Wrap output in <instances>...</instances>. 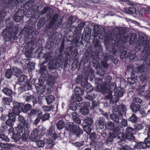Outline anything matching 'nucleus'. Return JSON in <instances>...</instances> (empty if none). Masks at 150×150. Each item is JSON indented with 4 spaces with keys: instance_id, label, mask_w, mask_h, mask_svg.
I'll use <instances>...</instances> for the list:
<instances>
[{
    "instance_id": "36",
    "label": "nucleus",
    "mask_w": 150,
    "mask_h": 150,
    "mask_svg": "<svg viewBox=\"0 0 150 150\" xmlns=\"http://www.w3.org/2000/svg\"><path fill=\"white\" fill-rule=\"evenodd\" d=\"M57 129L60 130L65 127V124L64 122L62 120L58 121L56 124Z\"/></svg>"
},
{
    "instance_id": "48",
    "label": "nucleus",
    "mask_w": 150,
    "mask_h": 150,
    "mask_svg": "<svg viewBox=\"0 0 150 150\" xmlns=\"http://www.w3.org/2000/svg\"><path fill=\"white\" fill-rule=\"evenodd\" d=\"M18 80L20 82H25L27 81V77L25 75H22L18 78Z\"/></svg>"
},
{
    "instance_id": "3",
    "label": "nucleus",
    "mask_w": 150,
    "mask_h": 150,
    "mask_svg": "<svg viewBox=\"0 0 150 150\" xmlns=\"http://www.w3.org/2000/svg\"><path fill=\"white\" fill-rule=\"evenodd\" d=\"M16 29V28L13 27L12 25L9 26H8L2 33L4 39L6 41L17 40L18 39V34L16 32H14V30Z\"/></svg>"
},
{
    "instance_id": "14",
    "label": "nucleus",
    "mask_w": 150,
    "mask_h": 150,
    "mask_svg": "<svg viewBox=\"0 0 150 150\" xmlns=\"http://www.w3.org/2000/svg\"><path fill=\"white\" fill-rule=\"evenodd\" d=\"M52 11L50 8L46 7L44 8L40 13L41 15H45V17L47 19V20H50L52 15Z\"/></svg>"
},
{
    "instance_id": "4",
    "label": "nucleus",
    "mask_w": 150,
    "mask_h": 150,
    "mask_svg": "<svg viewBox=\"0 0 150 150\" xmlns=\"http://www.w3.org/2000/svg\"><path fill=\"white\" fill-rule=\"evenodd\" d=\"M136 45L139 47H143L146 52H150V40H147V38L144 35H140L136 43Z\"/></svg>"
},
{
    "instance_id": "19",
    "label": "nucleus",
    "mask_w": 150,
    "mask_h": 150,
    "mask_svg": "<svg viewBox=\"0 0 150 150\" xmlns=\"http://www.w3.org/2000/svg\"><path fill=\"white\" fill-rule=\"evenodd\" d=\"M105 128L108 130H111L115 127V123L112 121L107 122L105 125Z\"/></svg>"
},
{
    "instance_id": "47",
    "label": "nucleus",
    "mask_w": 150,
    "mask_h": 150,
    "mask_svg": "<svg viewBox=\"0 0 150 150\" xmlns=\"http://www.w3.org/2000/svg\"><path fill=\"white\" fill-rule=\"evenodd\" d=\"M12 100V98L11 97L10 98L4 97L3 99V101L4 104L7 105H9L10 103L11 102Z\"/></svg>"
},
{
    "instance_id": "58",
    "label": "nucleus",
    "mask_w": 150,
    "mask_h": 150,
    "mask_svg": "<svg viewBox=\"0 0 150 150\" xmlns=\"http://www.w3.org/2000/svg\"><path fill=\"white\" fill-rule=\"evenodd\" d=\"M144 68L143 66H140L137 68H136L134 70L136 71V72L140 73V72H143L144 71Z\"/></svg>"
},
{
    "instance_id": "45",
    "label": "nucleus",
    "mask_w": 150,
    "mask_h": 150,
    "mask_svg": "<svg viewBox=\"0 0 150 150\" xmlns=\"http://www.w3.org/2000/svg\"><path fill=\"white\" fill-rule=\"evenodd\" d=\"M80 112L82 114L85 115L88 114L89 111L86 107H82L80 108Z\"/></svg>"
},
{
    "instance_id": "34",
    "label": "nucleus",
    "mask_w": 150,
    "mask_h": 150,
    "mask_svg": "<svg viewBox=\"0 0 150 150\" xmlns=\"http://www.w3.org/2000/svg\"><path fill=\"white\" fill-rule=\"evenodd\" d=\"M12 138L16 142L21 141V135L18 133H14L13 134Z\"/></svg>"
},
{
    "instance_id": "64",
    "label": "nucleus",
    "mask_w": 150,
    "mask_h": 150,
    "mask_svg": "<svg viewBox=\"0 0 150 150\" xmlns=\"http://www.w3.org/2000/svg\"><path fill=\"white\" fill-rule=\"evenodd\" d=\"M94 98V95L93 93H90L86 95L85 97V98L86 99H87L89 100H93Z\"/></svg>"
},
{
    "instance_id": "42",
    "label": "nucleus",
    "mask_w": 150,
    "mask_h": 150,
    "mask_svg": "<svg viewBox=\"0 0 150 150\" xmlns=\"http://www.w3.org/2000/svg\"><path fill=\"white\" fill-rule=\"evenodd\" d=\"M36 89L38 93L39 94L43 93L45 90V88L43 86L40 85H39V86L36 88Z\"/></svg>"
},
{
    "instance_id": "57",
    "label": "nucleus",
    "mask_w": 150,
    "mask_h": 150,
    "mask_svg": "<svg viewBox=\"0 0 150 150\" xmlns=\"http://www.w3.org/2000/svg\"><path fill=\"white\" fill-rule=\"evenodd\" d=\"M17 115V119L18 121L20 122V123L23 124V123L25 121L24 117L23 116L19 114L18 115Z\"/></svg>"
},
{
    "instance_id": "1",
    "label": "nucleus",
    "mask_w": 150,
    "mask_h": 150,
    "mask_svg": "<svg viewBox=\"0 0 150 150\" xmlns=\"http://www.w3.org/2000/svg\"><path fill=\"white\" fill-rule=\"evenodd\" d=\"M95 82L97 83V91L103 93L104 95V99L105 100H109L110 104L112 105L117 103L118 101V99L115 98L114 96L112 95V93L115 90L116 88V84L113 83L108 87L103 88L100 85L102 83V79L97 78L95 79Z\"/></svg>"
},
{
    "instance_id": "28",
    "label": "nucleus",
    "mask_w": 150,
    "mask_h": 150,
    "mask_svg": "<svg viewBox=\"0 0 150 150\" xmlns=\"http://www.w3.org/2000/svg\"><path fill=\"white\" fill-rule=\"evenodd\" d=\"M12 69L13 74L16 77L19 76L22 73L21 70L18 69L16 67L13 68H12Z\"/></svg>"
},
{
    "instance_id": "33",
    "label": "nucleus",
    "mask_w": 150,
    "mask_h": 150,
    "mask_svg": "<svg viewBox=\"0 0 150 150\" xmlns=\"http://www.w3.org/2000/svg\"><path fill=\"white\" fill-rule=\"evenodd\" d=\"M45 98L48 104L52 103L54 100V96L52 95L47 96L45 97Z\"/></svg>"
},
{
    "instance_id": "38",
    "label": "nucleus",
    "mask_w": 150,
    "mask_h": 150,
    "mask_svg": "<svg viewBox=\"0 0 150 150\" xmlns=\"http://www.w3.org/2000/svg\"><path fill=\"white\" fill-rule=\"evenodd\" d=\"M99 126H102L103 127L105 123V121L103 117H100L98 118L97 120Z\"/></svg>"
},
{
    "instance_id": "2",
    "label": "nucleus",
    "mask_w": 150,
    "mask_h": 150,
    "mask_svg": "<svg viewBox=\"0 0 150 150\" xmlns=\"http://www.w3.org/2000/svg\"><path fill=\"white\" fill-rule=\"evenodd\" d=\"M126 29L124 27L116 28L113 29L112 33H111L109 38L115 42L119 41H124L126 40L125 35Z\"/></svg>"
},
{
    "instance_id": "6",
    "label": "nucleus",
    "mask_w": 150,
    "mask_h": 150,
    "mask_svg": "<svg viewBox=\"0 0 150 150\" xmlns=\"http://www.w3.org/2000/svg\"><path fill=\"white\" fill-rule=\"evenodd\" d=\"M123 115L122 114L116 113V114H114L112 117H111V120L113 121L116 124V125L119 126V123L121 121L122 124L124 126H127V121L125 119L123 118Z\"/></svg>"
},
{
    "instance_id": "24",
    "label": "nucleus",
    "mask_w": 150,
    "mask_h": 150,
    "mask_svg": "<svg viewBox=\"0 0 150 150\" xmlns=\"http://www.w3.org/2000/svg\"><path fill=\"white\" fill-rule=\"evenodd\" d=\"M137 40V35L135 33H133L130 38L129 44L131 45H134L135 43L136 45V43Z\"/></svg>"
},
{
    "instance_id": "61",
    "label": "nucleus",
    "mask_w": 150,
    "mask_h": 150,
    "mask_svg": "<svg viewBox=\"0 0 150 150\" xmlns=\"http://www.w3.org/2000/svg\"><path fill=\"white\" fill-rule=\"evenodd\" d=\"M0 147L3 149H8L9 147V145L8 144L0 142Z\"/></svg>"
},
{
    "instance_id": "41",
    "label": "nucleus",
    "mask_w": 150,
    "mask_h": 150,
    "mask_svg": "<svg viewBox=\"0 0 150 150\" xmlns=\"http://www.w3.org/2000/svg\"><path fill=\"white\" fill-rule=\"evenodd\" d=\"M83 121L85 124L90 125L93 123V120L92 117H87L84 118Z\"/></svg>"
},
{
    "instance_id": "35",
    "label": "nucleus",
    "mask_w": 150,
    "mask_h": 150,
    "mask_svg": "<svg viewBox=\"0 0 150 150\" xmlns=\"http://www.w3.org/2000/svg\"><path fill=\"white\" fill-rule=\"evenodd\" d=\"M13 75L12 71L11 69H8L5 71V76L7 79L11 78Z\"/></svg>"
},
{
    "instance_id": "52",
    "label": "nucleus",
    "mask_w": 150,
    "mask_h": 150,
    "mask_svg": "<svg viewBox=\"0 0 150 150\" xmlns=\"http://www.w3.org/2000/svg\"><path fill=\"white\" fill-rule=\"evenodd\" d=\"M127 133H126L120 134L118 135V138L121 140L125 141L126 140Z\"/></svg>"
},
{
    "instance_id": "10",
    "label": "nucleus",
    "mask_w": 150,
    "mask_h": 150,
    "mask_svg": "<svg viewBox=\"0 0 150 150\" xmlns=\"http://www.w3.org/2000/svg\"><path fill=\"white\" fill-rule=\"evenodd\" d=\"M25 15V12L22 10H19L17 11L13 16V19L15 21L19 22L23 19Z\"/></svg>"
},
{
    "instance_id": "56",
    "label": "nucleus",
    "mask_w": 150,
    "mask_h": 150,
    "mask_svg": "<svg viewBox=\"0 0 150 150\" xmlns=\"http://www.w3.org/2000/svg\"><path fill=\"white\" fill-rule=\"evenodd\" d=\"M137 117L134 114L132 115V116L130 117L128 121L132 122L133 123H135L136 122Z\"/></svg>"
},
{
    "instance_id": "29",
    "label": "nucleus",
    "mask_w": 150,
    "mask_h": 150,
    "mask_svg": "<svg viewBox=\"0 0 150 150\" xmlns=\"http://www.w3.org/2000/svg\"><path fill=\"white\" fill-rule=\"evenodd\" d=\"M130 108L133 112L138 111L140 108L139 104L132 103L130 105Z\"/></svg>"
},
{
    "instance_id": "22",
    "label": "nucleus",
    "mask_w": 150,
    "mask_h": 150,
    "mask_svg": "<svg viewBox=\"0 0 150 150\" xmlns=\"http://www.w3.org/2000/svg\"><path fill=\"white\" fill-rule=\"evenodd\" d=\"M116 127H115L114 129L111 130L112 131L110 133L113 137H116L117 136H118V135L120 133V129L119 126H118V127H117V125H116Z\"/></svg>"
},
{
    "instance_id": "25",
    "label": "nucleus",
    "mask_w": 150,
    "mask_h": 150,
    "mask_svg": "<svg viewBox=\"0 0 150 150\" xmlns=\"http://www.w3.org/2000/svg\"><path fill=\"white\" fill-rule=\"evenodd\" d=\"M48 79V84L50 86H53L55 81V78L51 75L48 74L47 75Z\"/></svg>"
},
{
    "instance_id": "7",
    "label": "nucleus",
    "mask_w": 150,
    "mask_h": 150,
    "mask_svg": "<svg viewBox=\"0 0 150 150\" xmlns=\"http://www.w3.org/2000/svg\"><path fill=\"white\" fill-rule=\"evenodd\" d=\"M21 33L25 36L27 35L30 38H32L38 34V32L32 27L28 25L22 30Z\"/></svg>"
},
{
    "instance_id": "37",
    "label": "nucleus",
    "mask_w": 150,
    "mask_h": 150,
    "mask_svg": "<svg viewBox=\"0 0 150 150\" xmlns=\"http://www.w3.org/2000/svg\"><path fill=\"white\" fill-rule=\"evenodd\" d=\"M2 91L6 95L10 96L12 97L11 96L13 94V92L11 90L7 88H5L2 90Z\"/></svg>"
},
{
    "instance_id": "5",
    "label": "nucleus",
    "mask_w": 150,
    "mask_h": 150,
    "mask_svg": "<svg viewBox=\"0 0 150 150\" xmlns=\"http://www.w3.org/2000/svg\"><path fill=\"white\" fill-rule=\"evenodd\" d=\"M65 129L69 134H74L77 137L79 136L83 133V131L81 129L79 126L74 125L73 123H68L66 125Z\"/></svg>"
},
{
    "instance_id": "13",
    "label": "nucleus",
    "mask_w": 150,
    "mask_h": 150,
    "mask_svg": "<svg viewBox=\"0 0 150 150\" xmlns=\"http://www.w3.org/2000/svg\"><path fill=\"white\" fill-rule=\"evenodd\" d=\"M13 112L14 115H19V113L21 112V110L19 109L20 108H21L23 106V104L17 103V102H14L13 103Z\"/></svg>"
},
{
    "instance_id": "60",
    "label": "nucleus",
    "mask_w": 150,
    "mask_h": 150,
    "mask_svg": "<svg viewBox=\"0 0 150 150\" xmlns=\"http://www.w3.org/2000/svg\"><path fill=\"white\" fill-rule=\"evenodd\" d=\"M92 105H91L92 108L94 109V108L97 107L100 104V103L98 100H95L92 101Z\"/></svg>"
},
{
    "instance_id": "8",
    "label": "nucleus",
    "mask_w": 150,
    "mask_h": 150,
    "mask_svg": "<svg viewBox=\"0 0 150 150\" xmlns=\"http://www.w3.org/2000/svg\"><path fill=\"white\" fill-rule=\"evenodd\" d=\"M113 111L112 115H111V117H112V115L114 114H116V113L122 114V115L125 114L126 112V108L124 104H120L117 108L115 106L112 107Z\"/></svg>"
},
{
    "instance_id": "49",
    "label": "nucleus",
    "mask_w": 150,
    "mask_h": 150,
    "mask_svg": "<svg viewBox=\"0 0 150 150\" xmlns=\"http://www.w3.org/2000/svg\"><path fill=\"white\" fill-rule=\"evenodd\" d=\"M126 140H128L131 142L134 141L135 140V137L133 134H127Z\"/></svg>"
},
{
    "instance_id": "51",
    "label": "nucleus",
    "mask_w": 150,
    "mask_h": 150,
    "mask_svg": "<svg viewBox=\"0 0 150 150\" xmlns=\"http://www.w3.org/2000/svg\"><path fill=\"white\" fill-rule=\"evenodd\" d=\"M112 79V77L110 76H108L106 77V79L105 82V86L104 87H107V85H109Z\"/></svg>"
},
{
    "instance_id": "59",
    "label": "nucleus",
    "mask_w": 150,
    "mask_h": 150,
    "mask_svg": "<svg viewBox=\"0 0 150 150\" xmlns=\"http://www.w3.org/2000/svg\"><path fill=\"white\" fill-rule=\"evenodd\" d=\"M84 130L88 134H89L91 130V129L88 125H84L83 126Z\"/></svg>"
},
{
    "instance_id": "43",
    "label": "nucleus",
    "mask_w": 150,
    "mask_h": 150,
    "mask_svg": "<svg viewBox=\"0 0 150 150\" xmlns=\"http://www.w3.org/2000/svg\"><path fill=\"white\" fill-rule=\"evenodd\" d=\"M146 146L145 143L142 142L140 143H137L135 147L137 149H140L145 148Z\"/></svg>"
},
{
    "instance_id": "32",
    "label": "nucleus",
    "mask_w": 150,
    "mask_h": 150,
    "mask_svg": "<svg viewBox=\"0 0 150 150\" xmlns=\"http://www.w3.org/2000/svg\"><path fill=\"white\" fill-rule=\"evenodd\" d=\"M38 114L39 115H41V119L42 121H45L47 120L50 117V114L48 113H46L44 114H43L42 112H40L38 113Z\"/></svg>"
},
{
    "instance_id": "27",
    "label": "nucleus",
    "mask_w": 150,
    "mask_h": 150,
    "mask_svg": "<svg viewBox=\"0 0 150 150\" xmlns=\"http://www.w3.org/2000/svg\"><path fill=\"white\" fill-rule=\"evenodd\" d=\"M32 108V106L30 104H27L25 105L23 104V106L22 107L21 110L24 113L27 112L31 109Z\"/></svg>"
},
{
    "instance_id": "53",
    "label": "nucleus",
    "mask_w": 150,
    "mask_h": 150,
    "mask_svg": "<svg viewBox=\"0 0 150 150\" xmlns=\"http://www.w3.org/2000/svg\"><path fill=\"white\" fill-rule=\"evenodd\" d=\"M80 95H74L72 98V100L75 101L79 102L82 100V98L80 96Z\"/></svg>"
},
{
    "instance_id": "62",
    "label": "nucleus",
    "mask_w": 150,
    "mask_h": 150,
    "mask_svg": "<svg viewBox=\"0 0 150 150\" xmlns=\"http://www.w3.org/2000/svg\"><path fill=\"white\" fill-rule=\"evenodd\" d=\"M23 124L24 126V127L25 126L27 129H29L31 127V123L30 122L25 120L23 123Z\"/></svg>"
},
{
    "instance_id": "11",
    "label": "nucleus",
    "mask_w": 150,
    "mask_h": 150,
    "mask_svg": "<svg viewBox=\"0 0 150 150\" xmlns=\"http://www.w3.org/2000/svg\"><path fill=\"white\" fill-rule=\"evenodd\" d=\"M42 137V135L40 133V130L36 128L31 132L30 138L32 139L33 141H35L36 140L41 138Z\"/></svg>"
},
{
    "instance_id": "63",
    "label": "nucleus",
    "mask_w": 150,
    "mask_h": 150,
    "mask_svg": "<svg viewBox=\"0 0 150 150\" xmlns=\"http://www.w3.org/2000/svg\"><path fill=\"white\" fill-rule=\"evenodd\" d=\"M76 103L73 102L71 104L70 107V109L75 112L77 109V107L76 106Z\"/></svg>"
},
{
    "instance_id": "23",
    "label": "nucleus",
    "mask_w": 150,
    "mask_h": 150,
    "mask_svg": "<svg viewBox=\"0 0 150 150\" xmlns=\"http://www.w3.org/2000/svg\"><path fill=\"white\" fill-rule=\"evenodd\" d=\"M16 130L18 133H22L25 130V127L23 124L19 123L16 128Z\"/></svg>"
},
{
    "instance_id": "40",
    "label": "nucleus",
    "mask_w": 150,
    "mask_h": 150,
    "mask_svg": "<svg viewBox=\"0 0 150 150\" xmlns=\"http://www.w3.org/2000/svg\"><path fill=\"white\" fill-rule=\"evenodd\" d=\"M29 132L28 131L24 132V133L23 134L22 137H21V141H26L28 138Z\"/></svg>"
},
{
    "instance_id": "39",
    "label": "nucleus",
    "mask_w": 150,
    "mask_h": 150,
    "mask_svg": "<svg viewBox=\"0 0 150 150\" xmlns=\"http://www.w3.org/2000/svg\"><path fill=\"white\" fill-rule=\"evenodd\" d=\"M123 92L121 91V90H117L115 91L114 96L115 98L117 97L119 100V98L122 96L123 95Z\"/></svg>"
},
{
    "instance_id": "30",
    "label": "nucleus",
    "mask_w": 150,
    "mask_h": 150,
    "mask_svg": "<svg viewBox=\"0 0 150 150\" xmlns=\"http://www.w3.org/2000/svg\"><path fill=\"white\" fill-rule=\"evenodd\" d=\"M96 73L100 76H103L105 74V71L103 68L100 67H96Z\"/></svg>"
},
{
    "instance_id": "55",
    "label": "nucleus",
    "mask_w": 150,
    "mask_h": 150,
    "mask_svg": "<svg viewBox=\"0 0 150 150\" xmlns=\"http://www.w3.org/2000/svg\"><path fill=\"white\" fill-rule=\"evenodd\" d=\"M36 142V144L39 147H43L45 144L44 141L41 140H37Z\"/></svg>"
},
{
    "instance_id": "31",
    "label": "nucleus",
    "mask_w": 150,
    "mask_h": 150,
    "mask_svg": "<svg viewBox=\"0 0 150 150\" xmlns=\"http://www.w3.org/2000/svg\"><path fill=\"white\" fill-rule=\"evenodd\" d=\"M40 113L39 111L37 109H32L30 112L28 113V116L30 117L35 116L37 114Z\"/></svg>"
},
{
    "instance_id": "44",
    "label": "nucleus",
    "mask_w": 150,
    "mask_h": 150,
    "mask_svg": "<svg viewBox=\"0 0 150 150\" xmlns=\"http://www.w3.org/2000/svg\"><path fill=\"white\" fill-rule=\"evenodd\" d=\"M74 92L76 94V95H82L84 94L83 91L78 87H76L75 88Z\"/></svg>"
},
{
    "instance_id": "21",
    "label": "nucleus",
    "mask_w": 150,
    "mask_h": 150,
    "mask_svg": "<svg viewBox=\"0 0 150 150\" xmlns=\"http://www.w3.org/2000/svg\"><path fill=\"white\" fill-rule=\"evenodd\" d=\"M72 118L74 121L76 123L80 124L81 122V120L79 118L78 114L76 112L72 113Z\"/></svg>"
},
{
    "instance_id": "26",
    "label": "nucleus",
    "mask_w": 150,
    "mask_h": 150,
    "mask_svg": "<svg viewBox=\"0 0 150 150\" xmlns=\"http://www.w3.org/2000/svg\"><path fill=\"white\" fill-rule=\"evenodd\" d=\"M57 63L56 61H51L48 64V68L49 69L53 70L57 68Z\"/></svg>"
},
{
    "instance_id": "15",
    "label": "nucleus",
    "mask_w": 150,
    "mask_h": 150,
    "mask_svg": "<svg viewBox=\"0 0 150 150\" xmlns=\"http://www.w3.org/2000/svg\"><path fill=\"white\" fill-rule=\"evenodd\" d=\"M93 43L96 52L97 54L101 53L103 51L102 46L99 44L98 40H94Z\"/></svg>"
},
{
    "instance_id": "54",
    "label": "nucleus",
    "mask_w": 150,
    "mask_h": 150,
    "mask_svg": "<svg viewBox=\"0 0 150 150\" xmlns=\"http://www.w3.org/2000/svg\"><path fill=\"white\" fill-rule=\"evenodd\" d=\"M44 22L43 19H41L39 20L37 23V26L38 29H40L42 27L44 26Z\"/></svg>"
},
{
    "instance_id": "16",
    "label": "nucleus",
    "mask_w": 150,
    "mask_h": 150,
    "mask_svg": "<svg viewBox=\"0 0 150 150\" xmlns=\"http://www.w3.org/2000/svg\"><path fill=\"white\" fill-rule=\"evenodd\" d=\"M47 134L50 136L51 138L55 139L57 138V134L55 133L54 127H51L47 132Z\"/></svg>"
},
{
    "instance_id": "18",
    "label": "nucleus",
    "mask_w": 150,
    "mask_h": 150,
    "mask_svg": "<svg viewBox=\"0 0 150 150\" xmlns=\"http://www.w3.org/2000/svg\"><path fill=\"white\" fill-rule=\"evenodd\" d=\"M34 45V42L33 41L29 42L27 43L24 47V48L26 50H29L33 51L34 49L33 47Z\"/></svg>"
},
{
    "instance_id": "9",
    "label": "nucleus",
    "mask_w": 150,
    "mask_h": 150,
    "mask_svg": "<svg viewBox=\"0 0 150 150\" xmlns=\"http://www.w3.org/2000/svg\"><path fill=\"white\" fill-rule=\"evenodd\" d=\"M58 15L57 14H55L52 17L48 25L49 28H50L53 25L58 27L62 21L60 19V21L58 19Z\"/></svg>"
},
{
    "instance_id": "50",
    "label": "nucleus",
    "mask_w": 150,
    "mask_h": 150,
    "mask_svg": "<svg viewBox=\"0 0 150 150\" xmlns=\"http://www.w3.org/2000/svg\"><path fill=\"white\" fill-rule=\"evenodd\" d=\"M0 138L3 141L6 142H8L9 141V139L7 136L6 135L3 133L0 134Z\"/></svg>"
},
{
    "instance_id": "12",
    "label": "nucleus",
    "mask_w": 150,
    "mask_h": 150,
    "mask_svg": "<svg viewBox=\"0 0 150 150\" xmlns=\"http://www.w3.org/2000/svg\"><path fill=\"white\" fill-rule=\"evenodd\" d=\"M8 115V119L6 121V123L8 126L13 127L16 120L15 115L12 113H9Z\"/></svg>"
},
{
    "instance_id": "46",
    "label": "nucleus",
    "mask_w": 150,
    "mask_h": 150,
    "mask_svg": "<svg viewBox=\"0 0 150 150\" xmlns=\"http://www.w3.org/2000/svg\"><path fill=\"white\" fill-rule=\"evenodd\" d=\"M115 137L110 133V135L108 137H107L106 140V143L107 144H111L113 142V140Z\"/></svg>"
},
{
    "instance_id": "20",
    "label": "nucleus",
    "mask_w": 150,
    "mask_h": 150,
    "mask_svg": "<svg viewBox=\"0 0 150 150\" xmlns=\"http://www.w3.org/2000/svg\"><path fill=\"white\" fill-rule=\"evenodd\" d=\"M87 76H85L84 78L82 77V76H79L77 77L76 80V83H79L80 82H81V84L82 83H84V84L86 83L87 81Z\"/></svg>"
},
{
    "instance_id": "17",
    "label": "nucleus",
    "mask_w": 150,
    "mask_h": 150,
    "mask_svg": "<svg viewBox=\"0 0 150 150\" xmlns=\"http://www.w3.org/2000/svg\"><path fill=\"white\" fill-rule=\"evenodd\" d=\"M25 101L30 103H32L33 106L36 103V98L33 95H30L25 97Z\"/></svg>"
}]
</instances>
